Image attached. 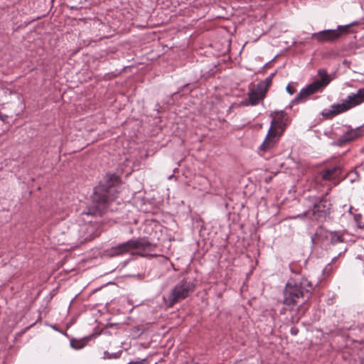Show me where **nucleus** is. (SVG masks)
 I'll use <instances>...</instances> for the list:
<instances>
[{
    "mask_svg": "<svg viewBox=\"0 0 364 364\" xmlns=\"http://www.w3.org/2000/svg\"><path fill=\"white\" fill-rule=\"evenodd\" d=\"M313 290L312 284L306 278L289 279L284 290V304L294 306L301 299H308Z\"/></svg>",
    "mask_w": 364,
    "mask_h": 364,
    "instance_id": "nucleus-1",
    "label": "nucleus"
},
{
    "mask_svg": "<svg viewBox=\"0 0 364 364\" xmlns=\"http://www.w3.org/2000/svg\"><path fill=\"white\" fill-rule=\"evenodd\" d=\"M120 179L115 174H107L105 182L95 187L92 194V201L98 207H105L109 201L114 200L119 193L117 186Z\"/></svg>",
    "mask_w": 364,
    "mask_h": 364,
    "instance_id": "nucleus-2",
    "label": "nucleus"
},
{
    "mask_svg": "<svg viewBox=\"0 0 364 364\" xmlns=\"http://www.w3.org/2000/svg\"><path fill=\"white\" fill-rule=\"evenodd\" d=\"M155 245L144 238L132 239L127 242L112 247L106 251L109 257H118L129 252L136 253L145 257L154 251Z\"/></svg>",
    "mask_w": 364,
    "mask_h": 364,
    "instance_id": "nucleus-3",
    "label": "nucleus"
},
{
    "mask_svg": "<svg viewBox=\"0 0 364 364\" xmlns=\"http://www.w3.org/2000/svg\"><path fill=\"white\" fill-rule=\"evenodd\" d=\"M364 102V88L349 95L341 103L333 104L331 109H324L321 114L325 117L336 116Z\"/></svg>",
    "mask_w": 364,
    "mask_h": 364,
    "instance_id": "nucleus-4",
    "label": "nucleus"
},
{
    "mask_svg": "<svg viewBox=\"0 0 364 364\" xmlns=\"http://www.w3.org/2000/svg\"><path fill=\"white\" fill-rule=\"evenodd\" d=\"M193 279L184 278L178 282L170 291L166 299V304L172 307L174 304L188 297L195 290Z\"/></svg>",
    "mask_w": 364,
    "mask_h": 364,
    "instance_id": "nucleus-5",
    "label": "nucleus"
},
{
    "mask_svg": "<svg viewBox=\"0 0 364 364\" xmlns=\"http://www.w3.org/2000/svg\"><path fill=\"white\" fill-rule=\"evenodd\" d=\"M331 203L324 198L319 197L315 200L311 210L306 211L301 214H298L289 217L290 219L297 218L304 219L306 215L311 213L312 220L318 222H323L330 215Z\"/></svg>",
    "mask_w": 364,
    "mask_h": 364,
    "instance_id": "nucleus-6",
    "label": "nucleus"
},
{
    "mask_svg": "<svg viewBox=\"0 0 364 364\" xmlns=\"http://www.w3.org/2000/svg\"><path fill=\"white\" fill-rule=\"evenodd\" d=\"M288 116L284 111L275 112V116L271 122L267 135L260 146V149L267 151L273 147L277 141L274 129H284L287 125Z\"/></svg>",
    "mask_w": 364,
    "mask_h": 364,
    "instance_id": "nucleus-7",
    "label": "nucleus"
},
{
    "mask_svg": "<svg viewBox=\"0 0 364 364\" xmlns=\"http://www.w3.org/2000/svg\"><path fill=\"white\" fill-rule=\"evenodd\" d=\"M267 92L263 88L259 87V85L257 84L255 88L248 92L247 98L243 100L240 104L245 107L257 105L264 99Z\"/></svg>",
    "mask_w": 364,
    "mask_h": 364,
    "instance_id": "nucleus-8",
    "label": "nucleus"
},
{
    "mask_svg": "<svg viewBox=\"0 0 364 364\" xmlns=\"http://www.w3.org/2000/svg\"><path fill=\"white\" fill-rule=\"evenodd\" d=\"M342 35V33L338 26L336 29H327L317 33H314L311 38L316 40L319 43H324L328 41H333Z\"/></svg>",
    "mask_w": 364,
    "mask_h": 364,
    "instance_id": "nucleus-9",
    "label": "nucleus"
},
{
    "mask_svg": "<svg viewBox=\"0 0 364 364\" xmlns=\"http://www.w3.org/2000/svg\"><path fill=\"white\" fill-rule=\"evenodd\" d=\"M363 135L362 127L355 129H349L343 133L336 141L332 142V145L341 146L348 144Z\"/></svg>",
    "mask_w": 364,
    "mask_h": 364,
    "instance_id": "nucleus-10",
    "label": "nucleus"
},
{
    "mask_svg": "<svg viewBox=\"0 0 364 364\" xmlns=\"http://www.w3.org/2000/svg\"><path fill=\"white\" fill-rule=\"evenodd\" d=\"M331 236V231L325 230L320 226L311 236V241L314 245H320L321 247H327V246L329 245Z\"/></svg>",
    "mask_w": 364,
    "mask_h": 364,
    "instance_id": "nucleus-11",
    "label": "nucleus"
},
{
    "mask_svg": "<svg viewBox=\"0 0 364 364\" xmlns=\"http://www.w3.org/2000/svg\"><path fill=\"white\" fill-rule=\"evenodd\" d=\"M317 82H312L306 87L301 89L296 97L291 102V105L299 104L304 102L311 95L317 92Z\"/></svg>",
    "mask_w": 364,
    "mask_h": 364,
    "instance_id": "nucleus-12",
    "label": "nucleus"
},
{
    "mask_svg": "<svg viewBox=\"0 0 364 364\" xmlns=\"http://www.w3.org/2000/svg\"><path fill=\"white\" fill-rule=\"evenodd\" d=\"M318 75L320 79L314 81L313 82H317L318 90L319 91L322 88L327 86L331 81L330 75L328 74L326 70L321 68L318 70Z\"/></svg>",
    "mask_w": 364,
    "mask_h": 364,
    "instance_id": "nucleus-13",
    "label": "nucleus"
},
{
    "mask_svg": "<svg viewBox=\"0 0 364 364\" xmlns=\"http://www.w3.org/2000/svg\"><path fill=\"white\" fill-rule=\"evenodd\" d=\"M87 341V338H83L80 339L73 338L70 340V345L73 349L80 350L86 346Z\"/></svg>",
    "mask_w": 364,
    "mask_h": 364,
    "instance_id": "nucleus-14",
    "label": "nucleus"
},
{
    "mask_svg": "<svg viewBox=\"0 0 364 364\" xmlns=\"http://www.w3.org/2000/svg\"><path fill=\"white\" fill-rule=\"evenodd\" d=\"M275 73H272L269 76H268L264 80H262L257 83L259 85V87H262L265 90L266 92L268 91L269 87L272 84L273 77L274 76Z\"/></svg>",
    "mask_w": 364,
    "mask_h": 364,
    "instance_id": "nucleus-15",
    "label": "nucleus"
},
{
    "mask_svg": "<svg viewBox=\"0 0 364 364\" xmlns=\"http://www.w3.org/2000/svg\"><path fill=\"white\" fill-rule=\"evenodd\" d=\"M343 238L342 235L338 232H331V236L330 237L329 245H335L339 242H343Z\"/></svg>",
    "mask_w": 364,
    "mask_h": 364,
    "instance_id": "nucleus-16",
    "label": "nucleus"
},
{
    "mask_svg": "<svg viewBox=\"0 0 364 364\" xmlns=\"http://www.w3.org/2000/svg\"><path fill=\"white\" fill-rule=\"evenodd\" d=\"M122 351H117L115 353H109L108 351L104 352V359H117L120 357Z\"/></svg>",
    "mask_w": 364,
    "mask_h": 364,
    "instance_id": "nucleus-17",
    "label": "nucleus"
},
{
    "mask_svg": "<svg viewBox=\"0 0 364 364\" xmlns=\"http://www.w3.org/2000/svg\"><path fill=\"white\" fill-rule=\"evenodd\" d=\"M321 176H322L323 179L326 180V181H330V180L335 178V177L333 176V174H331V171H329L328 168L324 170L321 173Z\"/></svg>",
    "mask_w": 364,
    "mask_h": 364,
    "instance_id": "nucleus-18",
    "label": "nucleus"
},
{
    "mask_svg": "<svg viewBox=\"0 0 364 364\" xmlns=\"http://www.w3.org/2000/svg\"><path fill=\"white\" fill-rule=\"evenodd\" d=\"M358 21H353L352 23H348L347 25H344V26H339V28L343 33H346L348 32V28L352 26H355V25H358Z\"/></svg>",
    "mask_w": 364,
    "mask_h": 364,
    "instance_id": "nucleus-19",
    "label": "nucleus"
},
{
    "mask_svg": "<svg viewBox=\"0 0 364 364\" xmlns=\"http://www.w3.org/2000/svg\"><path fill=\"white\" fill-rule=\"evenodd\" d=\"M286 90L287 92L292 95L293 94H294L296 92V89L294 86H292L291 84H288L287 87H286Z\"/></svg>",
    "mask_w": 364,
    "mask_h": 364,
    "instance_id": "nucleus-20",
    "label": "nucleus"
},
{
    "mask_svg": "<svg viewBox=\"0 0 364 364\" xmlns=\"http://www.w3.org/2000/svg\"><path fill=\"white\" fill-rule=\"evenodd\" d=\"M329 171H331V174L336 178L337 174L340 173V168L338 167H333L328 168Z\"/></svg>",
    "mask_w": 364,
    "mask_h": 364,
    "instance_id": "nucleus-21",
    "label": "nucleus"
},
{
    "mask_svg": "<svg viewBox=\"0 0 364 364\" xmlns=\"http://www.w3.org/2000/svg\"><path fill=\"white\" fill-rule=\"evenodd\" d=\"M297 331H297L296 328H292L291 329V334H292V335H296Z\"/></svg>",
    "mask_w": 364,
    "mask_h": 364,
    "instance_id": "nucleus-22",
    "label": "nucleus"
},
{
    "mask_svg": "<svg viewBox=\"0 0 364 364\" xmlns=\"http://www.w3.org/2000/svg\"><path fill=\"white\" fill-rule=\"evenodd\" d=\"M361 217H362V216H361V215H360V214H357V215H355V220L356 221H358L360 218H361Z\"/></svg>",
    "mask_w": 364,
    "mask_h": 364,
    "instance_id": "nucleus-23",
    "label": "nucleus"
},
{
    "mask_svg": "<svg viewBox=\"0 0 364 364\" xmlns=\"http://www.w3.org/2000/svg\"><path fill=\"white\" fill-rule=\"evenodd\" d=\"M7 117L6 115H2V114H0V119L3 121L5 120V119Z\"/></svg>",
    "mask_w": 364,
    "mask_h": 364,
    "instance_id": "nucleus-24",
    "label": "nucleus"
},
{
    "mask_svg": "<svg viewBox=\"0 0 364 364\" xmlns=\"http://www.w3.org/2000/svg\"><path fill=\"white\" fill-rule=\"evenodd\" d=\"M127 364H140L139 363H133V362H129V363Z\"/></svg>",
    "mask_w": 364,
    "mask_h": 364,
    "instance_id": "nucleus-25",
    "label": "nucleus"
},
{
    "mask_svg": "<svg viewBox=\"0 0 364 364\" xmlns=\"http://www.w3.org/2000/svg\"><path fill=\"white\" fill-rule=\"evenodd\" d=\"M358 227L360 228H364V225H362L359 224Z\"/></svg>",
    "mask_w": 364,
    "mask_h": 364,
    "instance_id": "nucleus-26",
    "label": "nucleus"
},
{
    "mask_svg": "<svg viewBox=\"0 0 364 364\" xmlns=\"http://www.w3.org/2000/svg\"><path fill=\"white\" fill-rule=\"evenodd\" d=\"M351 210H352V207H350V208H349V212H350V211H351Z\"/></svg>",
    "mask_w": 364,
    "mask_h": 364,
    "instance_id": "nucleus-27",
    "label": "nucleus"
}]
</instances>
